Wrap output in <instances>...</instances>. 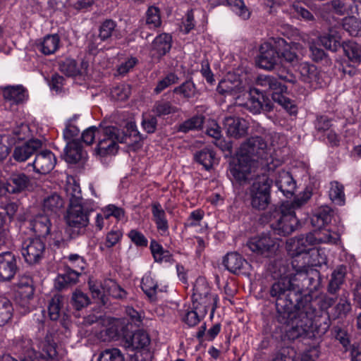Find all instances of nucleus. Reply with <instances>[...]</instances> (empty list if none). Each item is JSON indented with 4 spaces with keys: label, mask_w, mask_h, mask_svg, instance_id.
<instances>
[{
    "label": "nucleus",
    "mask_w": 361,
    "mask_h": 361,
    "mask_svg": "<svg viewBox=\"0 0 361 361\" xmlns=\"http://www.w3.org/2000/svg\"><path fill=\"white\" fill-rule=\"evenodd\" d=\"M94 210V202H86L80 206L68 207L65 220L71 238L84 233L90 223V215Z\"/></svg>",
    "instance_id": "obj_6"
},
{
    "label": "nucleus",
    "mask_w": 361,
    "mask_h": 361,
    "mask_svg": "<svg viewBox=\"0 0 361 361\" xmlns=\"http://www.w3.org/2000/svg\"><path fill=\"white\" fill-rule=\"evenodd\" d=\"M223 264L231 273H243L249 265L248 262L238 252L228 253L224 258Z\"/></svg>",
    "instance_id": "obj_23"
},
{
    "label": "nucleus",
    "mask_w": 361,
    "mask_h": 361,
    "mask_svg": "<svg viewBox=\"0 0 361 361\" xmlns=\"http://www.w3.org/2000/svg\"><path fill=\"white\" fill-rule=\"evenodd\" d=\"M195 159L202 164L205 169L209 170L215 159L214 152L209 149H203L195 154Z\"/></svg>",
    "instance_id": "obj_46"
},
{
    "label": "nucleus",
    "mask_w": 361,
    "mask_h": 361,
    "mask_svg": "<svg viewBox=\"0 0 361 361\" xmlns=\"http://www.w3.org/2000/svg\"><path fill=\"white\" fill-rule=\"evenodd\" d=\"M13 307L11 301L4 295H0V326L8 324L12 319Z\"/></svg>",
    "instance_id": "obj_40"
},
{
    "label": "nucleus",
    "mask_w": 361,
    "mask_h": 361,
    "mask_svg": "<svg viewBox=\"0 0 361 361\" xmlns=\"http://www.w3.org/2000/svg\"><path fill=\"white\" fill-rule=\"evenodd\" d=\"M67 298L61 294H55L49 302L48 313L49 318L53 321L58 320L62 314H66L64 305Z\"/></svg>",
    "instance_id": "obj_27"
},
{
    "label": "nucleus",
    "mask_w": 361,
    "mask_h": 361,
    "mask_svg": "<svg viewBox=\"0 0 361 361\" xmlns=\"http://www.w3.org/2000/svg\"><path fill=\"white\" fill-rule=\"evenodd\" d=\"M90 302L89 297L81 290H75L73 293L71 304L75 310L79 311L86 307Z\"/></svg>",
    "instance_id": "obj_57"
},
{
    "label": "nucleus",
    "mask_w": 361,
    "mask_h": 361,
    "mask_svg": "<svg viewBox=\"0 0 361 361\" xmlns=\"http://www.w3.org/2000/svg\"><path fill=\"white\" fill-rule=\"evenodd\" d=\"M22 139L17 131L12 133L0 135V161H3L11 152L12 146L17 140Z\"/></svg>",
    "instance_id": "obj_30"
},
{
    "label": "nucleus",
    "mask_w": 361,
    "mask_h": 361,
    "mask_svg": "<svg viewBox=\"0 0 361 361\" xmlns=\"http://www.w3.org/2000/svg\"><path fill=\"white\" fill-rule=\"evenodd\" d=\"M102 133L104 137L99 141L97 147V152L101 156L116 153L118 149V142H125L133 145L135 147H140V142L144 140L133 122L126 124L125 131L121 132L115 126H106L102 129Z\"/></svg>",
    "instance_id": "obj_5"
},
{
    "label": "nucleus",
    "mask_w": 361,
    "mask_h": 361,
    "mask_svg": "<svg viewBox=\"0 0 361 361\" xmlns=\"http://www.w3.org/2000/svg\"><path fill=\"white\" fill-rule=\"evenodd\" d=\"M3 94L5 99L14 104L21 103L27 98L26 90L22 85L6 87Z\"/></svg>",
    "instance_id": "obj_33"
},
{
    "label": "nucleus",
    "mask_w": 361,
    "mask_h": 361,
    "mask_svg": "<svg viewBox=\"0 0 361 361\" xmlns=\"http://www.w3.org/2000/svg\"><path fill=\"white\" fill-rule=\"evenodd\" d=\"M345 55L350 62L360 63L361 61V45L356 42H344L342 45Z\"/></svg>",
    "instance_id": "obj_41"
},
{
    "label": "nucleus",
    "mask_w": 361,
    "mask_h": 361,
    "mask_svg": "<svg viewBox=\"0 0 361 361\" xmlns=\"http://www.w3.org/2000/svg\"><path fill=\"white\" fill-rule=\"evenodd\" d=\"M202 299L195 301V305L202 307L207 311L211 309V317H213L215 310L217 307L218 296L217 295H212L210 292L209 294H201Z\"/></svg>",
    "instance_id": "obj_51"
},
{
    "label": "nucleus",
    "mask_w": 361,
    "mask_h": 361,
    "mask_svg": "<svg viewBox=\"0 0 361 361\" xmlns=\"http://www.w3.org/2000/svg\"><path fill=\"white\" fill-rule=\"evenodd\" d=\"M204 122L203 116H194L176 126V131L188 133L190 131L201 130Z\"/></svg>",
    "instance_id": "obj_35"
},
{
    "label": "nucleus",
    "mask_w": 361,
    "mask_h": 361,
    "mask_svg": "<svg viewBox=\"0 0 361 361\" xmlns=\"http://www.w3.org/2000/svg\"><path fill=\"white\" fill-rule=\"evenodd\" d=\"M210 288L204 278H198L195 281L193 286V293L192 295V304H195V301L202 299L201 294H209Z\"/></svg>",
    "instance_id": "obj_55"
},
{
    "label": "nucleus",
    "mask_w": 361,
    "mask_h": 361,
    "mask_svg": "<svg viewBox=\"0 0 361 361\" xmlns=\"http://www.w3.org/2000/svg\"><path fill=\"white\" fill-rule=\"evenodd\" d=\"M321 46H323L326 49L332 51H336L338 47H341L338 37L334 34H326L319 38V42Z\"/></svg>",
    "instance_id": "obj_59"
},
{
    "label": "nucleus",
    "mask_w": 361,
    "mask_h": 361,
    "mask_svg": "<svg viewBox=\"0 0 361 361\" xmlns=\"http://www.w3.org/2000/svg\"><path fill=\"white\" fill-rule=\"evenodd\" d=\"M21 254L27 264H38L45 257L46 245L40 238H27L22 242Z\"/></svg>",
    "instance_id": "obj_8"
},
{
    "label": "nucleus",
    "mask_w": 361,
    "mask_h": 361,
    "mask_svg": "<svg viewBox=\"0 0 361 361\" xmlns=\"http://www.w3.org/2000/svg\"><path fill=\"white\" fill-rule=\"evenodd\" d=\"M150 343L147 333L143 330L125 332L123 337V346L129 350H145Z\"/></svg>",
    "instance_id": "obj_13"
},
{
    "label": "nucleus",
    "mask_w": 361,
    "mask_h": 361,
    "mask_svg": "<svg viewBox=\"0 0 361 361\" xmlns=\"http://www.w3.org/2000/svg\"><path fill=\"white\" fill-rule=\"evenodd\" d=\"M250 251L258 256L270 258L276 255L279 245L269 235H260L249 239L246 243Z\"/></svg>",
    "instance_id": "obj_9"
},
{
    "label": "nucleus",
    "mask_w": 361,
    "mask_h": 361,
    "mask_svg": "<svg viewBox=\"0 0 361 361\" xmlns=\"http://www.w3.org/2000/svg\"><path fill=\"white\" fill-rule=\"evenodd\" d=\"M343 27L351 36H361V22L355 18L347 19L343 23Z\"/></svg>",
    "instance_id": "obj_64"
},
{
    "label": "nucleus",
    "mask_w": 361,
    "mask_h": 361,
    "mask_svg": "<svg viewBox=\"0 0 361 361\" xmlns=\"http://www.w3.org/2000/svg\"><path fill=\"white\" fill-rule=\"evenodd\" d=\"M18 270L16 257L11 252L0 253V279L3 281H10Z\"/></svg>",
    "instance_id": "obj_16"
},
{
    "label": "nucleus",
    "mask_w": 361,
    "mask_h": 361,
    "mask_svg": "<svg viewBox=\"0 0 361 361\" xmlns=\"http://www.w3.org/2000/svg\"><path fill=\"white\" fill-rule=\"evenodd\" d=\"M273 181L266 175L258 176L248 190V197L252 209L265 210L271 202V190Z\"/></svg>",
    "instance_id": "obj_7"
},
{
    "label": "nucleus",
    "mask_w": 361,
    "mask_h": 361,
    "mask_svg": "<svg viewBox=\"0 0 361 361\" xmlns=\"http://www.w3.org/2000/svg\"><path fill=\"white\" fill-rule=\"evenodd\" d=\"M317 245L321 243H329L336 245L340 240V235L336 232H331L329 229L314 230L312 231Z\"/></svg>",
    "instance_id": "obj_38"
},
{
    "label": "nucleus",
    "mask_w": 361,
    "mask_h": 361,
    "mask_svg": "<svg viewBox=\"0 0 361 361\" xmlns=\"http://www.w3.org/2000/svg\"><path fill=\"white\" fill-rule=\"evenodd\" d=\"M65 202L62 197L56 192H53L44 199L43 211L44 212L50 213L49 215L54 218L63 211Z\"/></svg>",
    "instance_id": "obj_25"
},
{
    "label": "nucleus",
    "mask_w": 361,
    "mask_h": 361,
    "mask_svg": "<svg viewBox=\"0 0 361 361\" xmlns=\"http://www.w3.org/2000/svg\"><path fill=\"white\" fill-rule=\"evenodd\" d=\"M333 11L341 16L359 14V8L353 0H331L329 3Z\"/></svg>",
    "instance_id": "obj_28"
},
{
    "label": "nucleus",
    "mask_w": 361,
    "mask_h": 361,
    "mask_svg": "<svg viewBox=\"0 0 361 361\" xmlns=\"http://www.w3.org/2000/svg\"><path fill=\"white\" fill-rule=\"evenodd\" d=\"M55 218L47 214H39L30 220V229L38 236L46 238L51 234L52 220Z\"/></svg>",
    "instance_id": "obj_17"
},
{
    "label": "nucleus",
    "mask_w": 361,
    "mask_h": 361,
    "mask_svg": "<svg viewBox=\"0 0 361 361\" xmlns=\"http://www.w3.org/2000/svg\"><path fill=\"white\" fill-rule=\"evenodd\" d=\"M331 221V211L329 208H324L316 212L311 218L310 222L315 230H320Z\"/></svg>",
    "instance_id": "obj_42"
},
{
    "label": "nucleus",
    "mask_w": 361,
    "mask_h": 361,
    "mask_svg": "<svg viewBox=\"0 0 361 361\" xmlns=\"http://www.w3.org/2000/svg\"><path fill=\"white\" fill-rule=\"evenodd\" d=\"M276 319L279 323L286 325V336L293 341L306 335L317 311L315 305L312 303L310 295H306L300 304H294L293 307L286 310L287 314L284 315L278 307V299H276Z\"/></svg>",
    "instance_id": "obj_2"
},
{
    "label": "nucleus",
    "mask_w": 361,
    "mask_h": 361,
    "mask_svg": "<svg viewBox=\"0 0 361 361\" xmlns=\"http://www.w3.org/2000/svg\"><path fill=\"white\" fill-rule=\"evenodd\" d=\"M346 274L347 268L345 265H339L334 270L327 288V290L330 294L335 295L341 288Z\"/></svg>",
    "instance_id": "obj_31"
},
{
    "label": "nucleus",
    "mask_w": 361,
    "mask_h": 361,
    "mask_svg": "<svg viewBox=\"0 0 361 361\" xmlns=\"http://www.w3.org/2000/svg\"><path fill=\"white\" fill-rule=\"evenodd\" d=\"M59 70L68 77H75L80 74V69L74 59H65L59 62Z\"/></svg>",
    "instance_id": "obj_52"
},
{
    "label": "nucleus",
    "mask_w": 361,
    "mask_h": 361,
    "mask_svg": "<svg viewBox=\"0 0 361 361\" xmlns=\"http://www.w3.org/2000/svg\"><path fill=\"white\" fill-rule=\"evenodd\" d=\"M102 289L112 298L117 300H124L127 298L128 293L122 288L115 281L107 279L102 283Z\"/></svg>",
    "instance_id": "obj_37"
},
{
    "label": "nucleus",
    "mask_w": 361,
    "mask_h": 361,
    "mask_svg": "<svg viewBox=\"0 0 361 361\" xmlns=\"http://www.w3.org/2000/svg\"><path fill=\"white\" fill-rule=\"evenodd\" d=\"M259 52L256 61L257 66L267 71L275 69L279 61L276 39H273V42L263 43L259 47Z\"/></svg>",
    "instance_id": "obj_10"
},
{
    "label": "nucleus",
    "mask_w": 361,
    "mask_h": 361,
    "mask_svg": "<svg viewBox=\"0 0 361 361\" xmlns=\"http://www.w3.org/2000/svg\"><path fill=\"white\" fill-rule=\"evenodd\" d=\"M56 164V159L54 153L46 149L36 154L32 166L36 173L47 174L54 168Z\"/></svg>",
    "instance_id": "obj_15"
},
{
    "label": "nucleus",
    "mask_w": 361,
    "mask_h": 361,
    "mask_svg": "<svg viewBox=\"0 0 361 361\" xmlns=\"http://www.w3.org/2000/svg\"><path fill=\"white\" fill-rule=\"evenodd\" d=\"M146 23L153 27H158L161 24L160 11L157 7L150 6L146 13Z\"/></svg>",
    "instance_id": "obj_62"
},
{
    "label": "nucleus",
    "mask_w": 361,
    "mask_h": 361,
    "mask_svg": "<svg viewBox=\"0 0 361 361\" xmlns=\"http://www.w3.org/2000/svg\"><path fill=\"white\" fill-rule=\"evenodd\" d=\"M192 305L193 310L188 312L183 319L189 326L197 325L207 313V310L202 307L197 306L195 304H192Z\"/></svg>",
    "instance_id": "obj_44"
},
{
    "label": "nucleus",
    "mask_w": 361,
    "mask_h": 361,
    "mask_svg": "<svg viewBox=\"0 0 361 361\" xmlns=\"http://www.w3.org/2000/svg\"><path fill=\"white\" fill-rule=\"evenodd\" d=\"M97 361H124V357L119 349L108 348L99 353Z\"/></svg>",
    "instance_id": "obj_60"
},
{
    "label": "nucleus",
    "mask_w": 361,
    "mask_h": 361,
    "mask_svg": "<svg viewBox=\"0 0 361 361\" xmlns=\"http://www.w3.org/2000/svg\"><path fill=\"white\" fill-rule=\"evenodd\" d=\"M275 39L279 59H283L285 61L290 63L292 66L300 63L299 56L295 51V44H289L281 37Z\"/></svg>",
    "instance_id": "obj_21"
},
{
    "label": "nucleus",
    "mask_w": 361,
    "mask_h": 361,
    "mask_svg": "<svg viewBox=\"0 0 361 361\" xmlns=\"http://www.w3.org/2000/svg\"><path fill=\"white\" fill-rule=\"evenodd\" d=\"M244 107L253 114L267 113L273 110L272 102L257 88H252Z\"/></svg>",
    "instance_id": "obj_11"
},
{
    "label": "nucleus",
    "mask_w": 361,
    "mask_h": 361,
    "mask_svg": "<svg viewBox=\"0 0 361 361\" xmlns=\"http://www.w3.org/2000/svg\"><path fill=\"white\" fill-rule=\"evenodd\" d=\"M275 182L279 190L284 196L290 197L294 195L296 183L289 172L286 171H279Z\"/></svg>",
    "instance_id": "obj_22"
},
{
    "label": "nucleus",
    "mask_w": 361,
    "mask_h": 361,
    "mask_svg": "<svg viewBox=\"0 0 361 361\" xmlns=\"http://www.w3.org/2000/svg\"><path fill=\"white\" fill-rule=\"evenodd\" d=\"M267 144L260 136H253L241 144L238 153V162L230 165V172L240 185L252 178V171L259 159H265Z\"/></svg>",
    "instance_id": "obj_3"
},
{
    "label": "nucleus",
    "mask_w": 361,
    "mask_h": 361,
    "mask_svg": "<svg viewBox=\"0 0 361 361\" xmlns=\"http://www.w3.org/2000/svg\"><path fill=\"white\" fill-rule=\"evenodd\" d=\"M173 93L179 94L184 98L189 99L199 94L195 85L192 80H186L180 85L175 87L173 90Z\"/></svg>",
    "instance_id": "obj_50"
},
{
    "label": "nucleus",
    "mask_w": 361,
    "mask_h": 361,
    "mask_svg": "<svg viewBox=\"0 0 361 361\" xmlns=\"http://www.w3.org/2000/svg\"><path fill=\"white\" fill-rule=\"evenodd\" d=\"M217 92L222 95H231L233 97H238L243 90V86L239 79L233 80L226 78L220 81L217 88Z\"/></svg>",
    "instance_id": "obj_26"
},
{
    "label": "nucleus",
    "mask_w": 361,
    "mask_h": 361,
    "mask_svg": "<svg viewBox=\"0 0 361 361\" xmlns=\"http://www.w3.org/2000/svg\"><path fill=\"white\" fill-rule=\"evenodd\" d=\"M315 239L312 232L296 237L293 245L292 259L297 258V260L300 262L299 258L301 255L307 254L317 245Z\"/></svg>",
    "instance_id": "obj_18"
},
{
    "label": "nucleus",
    "mask_w": 361,
    "mask_h": 361,
    "mask_svg": "<svg viewBox=\"0 0 361 361\" xmlns=\"http://www.w3.org/2000/svg\"><path fill=\"white\" fill-rule=\"evenodd\" d=\"M178 111V108L173 106L171 102L164 100L156 102L152 109V111L159 117L176 113Z\"/></svg>",
    "instance_id": "obj_53"
},
{
    "label": "nucleus",
    "mask_w": 361,
    "mask_h": 361,
    "mask_svg": "<svg viewBox=\"0 0 361 361\" xmlns=\"http://www.w3.org/2000/svg\"><path fill=\"white\" fill-rule=\"evenodd\" d=\"M172 37L167 33H162L158 35L152 42V49L159 56L168 53L171 48Z\"/></svg>",
    "instance_id": "obj_36"
},
{
    "label": "nucleus",
    "mask_w": 361,
    "mask_h": 361,
    "mask_svg": "<svg viewBox=\"0 0 361 361\" xmlns=\"http://www.w3.org/2000/svg\"><path fill=\"white\" fill-rule=\"evenodd\" d=\"M40 357L43 361H58L59 355L56 350V344L46 340L43 344Z\"/></svg>",
    "instance_id": "obj_49"
},
{
    "label": "nucleus",
    "mask_w": 361,
    "mask_h": 361,
    "mask_svg": "<svg viewBox=\"0 0 361 361\" xmlns=\"http://www.w3.org/2000/svg\"><path fill=\"white\" fill-rule=\"evenodd\" d=\"M311 193H306L302 197L292 202H286L280 206H273L259 217L262 224H268L274 235L287 236L296 228L298 220L295 209L300 208L310 198Z\"/></svg>",
    "instance_id": "obj_4"
},
{
    "label": "nucleus",
    "mask_w": 361,
    "mask_h": 361,
    "mask_svg": "<svg viewBox=\"0 0 361 361\" xmlns=\"http://www.w3.org/2000/svg\"><path fill=\"white\" fill-rule=\"evenodd\" d=\"M152 213L157 229L163 232L167 231L169 226L166 214L159 202H156L152 204Z\"/></svg>",
    "instance_id": "obj_39"
},
{
    "label": "nucleus",
    "mask_w": 361,
    "mask_h": 361,
    "mask_svg": "<svg viewBox=\"0 0 361 361\" xmlns=\"http://www.w3.org/2000/svg\"><path fill=\"white\" fill-rule=\"evenodd\" d=\"M257 83L264 89V90L273 91V93L286 92L287 87L280 82L277 78L271 75H260L257 78Z\"/></svg>",
    "instance_id": "obj_29"
},
{
    "label": "nucleus",
    "mask_w": 361,
    "mask_h": 361,
    "mask_svg": "<svg viewBox=\"0 0 361 361\" xmlns=\"http://www.w3.org/2000/svg\"><path fill=\"white\" fill-rule=\"evenodd\" d=\"M157 287V283L150 276H145L142 279L141 288L149 298H154Z\"/></svg>",
    "instance_id": "obj_63"
},
{
    "label": "nucleus",
    "mask_w": 361,
    "mask_h": 361,
    "mask_svg": "<svg viewBox=\"0 0 361 361\" xmlns=\"http://www.w3.org/2000/svg\"><path fill=\"white\" fill-rule=\"evenodd\" d=\"M116 23L111 19L104 20L99 27V37L102 41H106L111 38L115 29Z\"/></svg>",
    "instance_id": "obj_56"
},
{
    "label": "nucleus",
    "mask_w": 361,
    "mask_h": 361,
    "mask_svg": "<svg viewBox=\"0 0 361 361\" xmlns=\"http://www.w3.org/2000/svg\"><path fill=\"white\" fill-rule=\"evenodd\" d=\"M42 146V142L39 139H31L22 145L15 147L13 153V159L18 162L25 161L32 154H35Z\"/></svg>",
    "instance_id": "obj_19"
},
{
    "label": "nucleus",
    "mask_w": 361,
    "mask_h": 361,
    "mask_svg": "<svg viewBox=\"0 0 361 361\" xmlns=\"http://www.w3.org/2000/svg\"><path fill=\"white\" fill-rule=\"evenodd\" d=\"M59 42L58 35H47L38 47L44 54L50 55L58 49Z\"/></svg>",
    "instance_id": "obj_43"
},
{
    "label": "nucleus",
    "mask_w": 361,
    "mask_h": 361,
    "mask_svg": "<svg viewBox=\"0 0 361 361\" xmlns=\"http://www.w3.org/2000/svg\"><path fill=\"white\" fill-rule=\"evenodd\" d=\"M331 334L346 350L347 347L350 345V338L346 330L342 327L339 322L333 325L331 329Z\"/></svg>",
    "instance_id": "obj_58"
},
{
    "label": "nucleus",
    "mask_w": 361,
    "mask_h": 361,
    "mask_svg": "<svg viewBox=\"0 0 361 361\" xmlns=\"http://www.w3.org/2000/svg\"><path fill=\"white\" fill-rule=\"evenodd\" d=\"M66 192L69 200L68 207L80 206L86 202H94L91 200H85L82 197L80 187L78 184H68Z\"/></svg>",
    "instance_id": "obj_34"
},
{
    "label": "nucleus",
    "mask_w": 361,
    "mask_h": 361,
    "mask_svg": "<svg viewBox=\"0 0 361 361\" xmlns=\"http://www.w3.org/2000/svg\"><path fill=\"white\" fill-rule=\"evenodd\" d=\"M80 272L78 270H73L70 267L65 269L63 274H59L56 279V288L61 290L69 285L77 283Z\"/></svg>",
    "instance_id": "obj_32"
},
{
    "label": "nucleus",
    "mask_w": 361,
    "mask_h": 361,
    "mask_svg": "<svg viewBox=\"0 0 361 361\" xmlns=\"http://www.w3.org/2000/svg\"><path fill=\"white\" fill-rule=\"evenodd\" d=\"M350 310V302L345 299L341 298L338 303L327 313L330 315V318L336 321L339 318L345 317Z\"/></svg>",
    "instance_id": "obj_45"
},
{
    "label": "nucleus",
    "mask_w": 361,
    "mask_h": 361,
    "mask_svg": "<svg viewBox=\"0 0 361 361\" xmlns=\"http://www.w3.org/2000/svg\"><path fill=\"white\" fill-rule=\"evenodd\" d=\"M271 98L274 102L281 105L290 115L295 114L297 113V107L294 102L290 99L284 96L283 93H272Z\"/></svg>",
    "instance_id": "obj_54"
},
{
    "label": "nucleus",
    "mask_w": 361,
    "mask_h": 361,
    "mask_svg": "<svg viewBox=\"0 0 361 361\" xmlns=\"http://www.w3.org/2000/svg\"><path fill=\"white\" fill-rule=\"evenodd\" d=\"M6 182L11 194L20 193L33 188V178L23 172H13Z\"/></svg>",
    "instance_id": "obj_12"
},
{
    "label": "nucleus",
    "mask_w": 361,
    "mask_h": 361,
    "mask_svg": "<svg viewBox=\"0 0 361 361\" xmlns=\"http://www.w3.org/2000/svg\"><path fill=\"white\" fill-rule=\"evenodd\" d=\"M329 190L330 199L338 205H343L345 203L344 186L338 181H332L330 183Z\"/></svg>",
    "instance_id": "obj_48"
},
{
    "label": "nucleus",
    "mask_w": 361,
    "mask_h": 361,
    "mask_svg": "<svg viewBox=\"0 0 361 361\" xmlns=\"http://www.w3.org/2000/svg\"><path fill=\"white\" fill-rule=\"evenodd\" d=\"M279 267L280 279L270 288L271 297L278 299V307L281 313L286 314V310L299 305L305 297L310 295L313 304L312 293L321 286L320 272L306 265L305 261L301 263L297 258L280 260L276 263Z\"/></svg>",
    "instance_id": "obj_1"
},
{
    "label": "nucleus",
    "mask_w": 361,
    "mask_h": 361,
    "mask_svg": "<svg viewBox=\"0 0 361 361\" xmlns=\"http://www.w3.org/2000/svg\"><path fill=\"white\" fill-rule=\"evenodd\" d=\"M226 2L241 18L246 20L250 18V13L243 0H226Z\"/></svg>",
    "instance_id": "obj_61"
},
{
    "label": "nucleus",
    "mask_w": 361,
    "mask_h": 361,
    "mask_svg": "<svg viewBox=\"0 0 361 361\" xmlns=\"http://www.w3.org/2000/svg\"><path fill=\"white\" fill-rule=\"evenodd\" d=\"M297 71L300 73L301 80L311 87L316 88L320 85V73L314 65L307 62L300 63Z\"/></svg>",
    "instance_id": "obj_20"
},
{
    "label": "nucleus",
    "mask_w": 361,
    "mask_h": 361,
    "mask_svg": "<svg viewBox=\"0 0 361 361\" xmlns=\"http://www.w3.org/2000/svg\"><path fill=\"white\" fill-rule=\"evenodd\" d=\"M226 134L231 137L240 139L247 134L248 123L243 118L228 116L224 119Z\"/></svg>",
    "instance_id": "obj_14"
},
{
    "label": "nucleus",
    "mask_w": 361,
    "mask_h": 361,
    "mask_svg": "<svg viewBox=\"0 0 361 361\" xmlns=\"http://www.w3.org/2000/svg\"><path fill=\"white\" fill-rule=\"evenodd\" d=\"M293 13L298 19L306 22H314L316 20L314 14L308 10L305 5L300 2H295L291 5Z\"/></svg>",
    "instance_id": "obj_47"
},
{
    "label": "nucleus",
    "mask_w": 361,
    "mask_h": 361,
    "mask_svg": "<svg viewBox=\"0 0 361 361\" xmlns=\"http://www.w3.org/2000/svg\"><path fill=\"white\" fill-rule=\"evenodd\" d=\"M86 153L82 150V146L78 140L67 142L64 149V159L70 164H76L85 157Z\"/></svg>",
    "instance_id": "obj_24"
}]
</instances>
